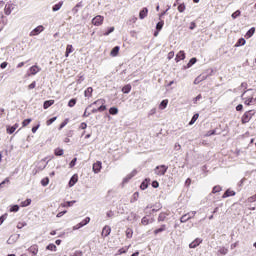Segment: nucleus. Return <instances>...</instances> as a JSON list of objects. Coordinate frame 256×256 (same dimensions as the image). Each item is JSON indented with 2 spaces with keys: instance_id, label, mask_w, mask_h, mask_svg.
Here are the masks:
<instances>
[{
  "instance_id": "7",
  "label": "nucleus",
  "mask_w": 256,
  "mask_h": 256,
  "mask_svg": "<svg viewBox=\"0 0 256 256\" xmlns=\"http://www.w3.org/2000/svg\"><path fill=\"white\" fill-rule=\"evenodd\" d=\"M203 243V240L200 238H196L192 243L189 244L190 249H195L199 247Z\"/></svg>"
},
{
  "instance_id": "60",
  "label": "nucleus",
  "mask_w": 256,
  "mask_h": 256,
  "mask_svg": "<svg viewBox=\"0 0 256 256\" xmlns=\"http://www.w3.org/2000/svg\"><path fill=\"white\" fill-rule=\"evenodd\" d=\"M70 256H83V252L81 251H76L74 254L70 255Z\"/></svg>"
},
{
  "instance_id": "58",
  "label": "nucleus",
  "mask_w": 256,
  "mask_h": 256,
  "mask_svg": "<svg viewBox=\"0 0 256 256\" xmlns=\"http://www.w3.org/2000/svg\"><path fill=\"white\" fill-rule=\"evenodd\" d=\"M77 163V158H74L71 162H70V164H69V166L70 167H75V164Z\"/></svg>"
},
{
  "instance_id": "61",
  "label": "nucleus",
  "mask_w": 256,
  "mask_h": 256,
  "mask_svg": "<svg viewBox=\"0 0 256 256\" xmlns=\"http://www.w3.org/2000/svg\"><path fill=\"white\" fill-rule=\"evenodd\" d=\"M152 187H154V189H157V187H159V182L153 181L152 182Z\"/></svg>"
},
{
  "instance_id": "46",
  "label": "nucleus",
  "mask_w": 256,
  "mask_h": 256,
  "mask_svg": "<svg viewBox=\"0 0 256 256\" xmlns=\"http://www.w3.org/2000/svg\"><path fill=\"white\" fill-rule=\"evenodd\" d=\"M221 191V186H214L212 193H219Z\"/></svg>"
},
{
  "instance_id": "3",
  "label": "nucleus",
  "mask_w": 256,
  "mask_h": 256,
  "mask_svg": "<svg viewBox=\"0 0 256 256\" xmlns=\"http://www.w3.org/2000/svg\"><path fill=\"white\" fill-rule=\"evenodd\" d=\"M105 18L101 15H98L92 19V24H94L96 27H99L100 25H103V20Z\"/></svg>"
},
{
  "instance_id": "35",
  "label": "nucleus",
  "mask_w": 256,
  "mask_h": 256,
  "mask_svg": "<svg viewBox=\"0 0 256 256\" xmlns=\"http://www.w3.org/2000/svg\"><path fill=\"white\" fill-rule=\"evenodd\" d=\"M90 221H91V218L86 217L82 222L78 223V225H88Z\"/></svg>"
},
{
  "instance_id": "8",
  "label": "nucleus",
  "mask_w": 256,
  "mask_h": 256,
  "mask_svg": "<svg viewBox=\"0 0 256 256\" xmlns=\"http://www.w3.org/2000/svg\"><path fill=\"white\" fill-rule=\"evenodd\" d=\"M110 234H111V227L104 226V228L102 229V237H109Z\"/></svg>"
},
{
  "instance_id": "26",
  "label": "nucleus",
  "mask_w": 256,
  "mask_h": 256,
  "mask_svg": "<svg viewBox=\"0 0 256 256\" xmlns=\"http://www.w3.org/2000/svg\"><path fill=\"white\" fill-rule=\"evenodd\" d=\"M163 25H165V22L163 20H161L160 22H158L156 24V31H161V29H163Z\"/></svg>"
},
{
  "instance_id": "14",
  "label": "nucleus",
  "mask_w": 256,
  "mask_h": 256,
  "mask_svg": "<svg viewBox=\"0 0 256 256\" xmlns=\"http://www.w3.org/2000/svg\"><path fill=\"white\" fill-rule=\"evenodd\" d=\"M107 109V106L106 105H101L100 107L98 108H94L92 110V113H103V111H105Z\"/></svg>"
},
{
  "instance_id": "33",
  "label": "nucleus",
  "mask_w": 256,
  "mask_h": 256,
  "mask_svg": "<svg viewBox=\"0 0 256 256\" xmlns=\"http://www.w3.org/2000/svg\"><path fill=\"white\" fill-rule=\"evenodd\" d=\"M41 185H42L43 187H47V185H49V178L46 177V178L42 179V180H41Z\"/></svg>"
},
{
  "instance_id": "16",
  "label": "nucleus",
  "mask_w": 256,
  "mask_h": 256,
  "mask_svg": "<svg viewBox=\"0 0 256 256\" xmlns=\"http://www.w3.org/2000/svg\"><path fill=\"white\" fill-rule=\"evenodd\" d=\"M147 13H149V10L147 8H143L139 13L140 19H145V17H147Z\"/></svg>"
},
{
  "instance_id": "53",
  "label": "nucleus",
  "mask_w": 256,
  "mask_h": 256,
  "mask_svg": "<svg viewBox=\"0 0 256 256\" xmlns=\"http://www.w3.org/2000/svg\"><path fill=\"white\" fill-rule=\"evenodd\" d=\"M5 219H7V214H4L0 217V225H3V223L5 222Z\"/></svg>"
},
{
  "instance_id": "51",
  "label": "nucleus",
  "mask_w": 256,
  "mask_h": 256,
  "mask_svg": "<svg viewBox=\"0 0 256 256\" xmlns=\"http://www.w3.org/2000/svg\"><path fill=\"white\" fill-rule=\"evenodd\" d=\"M137 199H139V192H135L133 194V200H131V203H133V201H137Z\"/></svg>"
},
{
  "instance_id": "64",
  "label": "nucleus",
  "mask_w": 256,
  "mask_h": 256,
  "mask_svg": "<svg viewBox=\"0 0 256 256\" xmlns=\"http://www.w3.org/2000/svg\"><path fill=\"white\" fill-rule=\"evenodd\" d=\"M236 111H243V106L241 104H239L237 107H236Z\"/></svg>"
},
{
  "instance_id": "42",
  "label": "nucleus",
  "mask_w": 256,
  "mask_h": 256,
  "mask_svg": "<svg viewBox=\"0 0 256 256\" xmlns=\"http://www.w3.org/2000/svg\"><path fill=\"white\" fill-rule=\"evenodd\" d=\"M29 205H31V199H26L22 202V207H29Z\"/></svg>"
},
{
  "instance_id": "62",
  "label": "nucleus",
  "mask_w": 256,
  "mask_h": 256,
  "mask_svg": "<svg viewBox=\"0 0 256 256\" xmlns=\"http://www.w3.org/2000/svg\"><path fill=\"white\" fill-rule=\"evenodd\" d=\"M155 113H157V109H151L150 112L148 113L149 116L151 115H155Z\"/></svg>"
},
{
  "instance_id": "59",
  "label": "nucleus",
  "mask_w": 256,
  "mask_h": 256,
  "mask_svg": "<svg viewBox=\"0 0 256 256\" xmlns=\"http://www.w3.org/2000/svg\"><path fill=\"white\" fill-rule=\"evenodd\" d=\"M173 57H175V52L171 51L168 53V59L171 60L173 59Z\"/></svg>"
},
{
  "instance_id": "23",
  "label": "nucleus",
  "mask_w": 256,
  "mask_h": 256,
  "mask_svg": "<svg viewBox=\"0 0 256 256\" xmlns=\"http://www.w3.org/2000/svg\"><path fill=\"white\" fill-rule=\"evenodd\" d=\"M93 105H100V107H101V105H105V100L99 99V100L95 101L94 103L90 104L89 107H93Z\"/></svg>"
},
{
  "instance_id": "11",
  "label": "nucleus",
  "mask_w": 256,
  "mask_h": 256,
  "mask_svg": "<svg viewBox=\"0 0 256 256\" xmlns=\"http://www.w3.org/2000/svg\"><path fill=\"white\" fill-rule=\"evenodd\" d=\"M101 162L97 161L96 163L93 164V171L94 173H99L101 171Z\"/></svg>"
},
{
  "instance_id": "6",
  "label": "nucleus",
  "mask_w": 256,
  "mask_h": 256,
  "mask_svg": "<svg viewBox=\"0 0 256 256\" xmlns=\"http://www.w3.org/2000/svg\"><path fill=\"white\" fill-rule=\"evenodd\" d=\"M45 27L43 25L37 26L34 30L30 32V37H35V35H39V33H43Z\"/></svg>"
},
{
  "instance_id": "39",
  "label": "nucleus",
  "mask_w": 256,
  "mask_h": 256,
  "mask_svg": "<svg viewBox=\"0 0 256 256\" xmlns=\"http://www.w3.org/2000/svg\"><path fill=\"white\" fill-rule=\"evenodd\" d=\"M55 121H57V117L50 118L49 120H47L46 125H53Z\"/></svg>"
},
{
  "instance_id": "27",
  "label": "nucleus",
  "mask_w": 256,
  "mask_h": 256,
  "mask_svg": "<svg viewBox=\"0 0 256 256\" xmlns=\"http://www.w3.org/2000/svg\"><path fill=\"white\" fill-rule=\"evenodd\" d=\"M109 113L110 115H117V113H119V109H117V107H112L109 109Z\"/></svg>"
},
{
  "instance_id": "17",
  "label": "nucleus",
  "mask_w": 256,
  "mask_h": 256,
  "mask_svg": "<svg viewBox=\"0 0 256 256\" xmlns=\"http://www.w3.org/2000/svg\"><path fill=\"white\" fill-rule=\"evenodd\" d=\"M93 95V88L92 87H88L85 91H84V97H92Z\"/></svg>"
},
{
  "instance_id": "34",
  "label": "nucleus",
  "mask_w": 256,
  "mask_h": 256,
  "mask_svg": "<svg viewBox=\"0 0 256 256\" xmlns=\"http://www.w3.org/2000/svg\"><path fill=\"white\" fill-rule=\"evenodd\" d=\"M67 123H69V118H66L59 126V131H61V129H63V127H65L67 125Z\"/></svg>"
},
{
  "instance_id": "48",
  "label": "nucleus",
  "mask_w": 256,
  "mask_h": 256,
  "mask_svg": "<svg viewBox=\"0 0 256 256\" xmlns=\"http://www.w3.org/2000/svg\"><path fill=\"white\" fill-rule=\"evenodd\" d=\"M113 31H115V27H110V28L108 29V31L104 33V35H105V36L111 35V33H113Z\"/></svg>"
},
{
  "instance_id": "55",
  "label": "nucleus",
  "mask_w": 256,
  "mask_h": 256,
  "mask_svg": "<svg viewBox=\"0 0 256 256\" xmlns=\"http://www.w3.org/2000/svg\"><path fill=\"white\" fill-rule=\"evenodd\" d=\"M164 230H165V227H161V228H159V229H156V230L154 231V233H155V235H158V233H163Z\"/></svg>"
},
{
  "instance_id": "36",
  "label": "nucleus",
  "mask_w": 256,
  "mask_h": 256,
  "mask_svg": "<svg viewBox=\"0 0 256 256\" xmlns=\"http://www.w3.org/2000/svg\"><path fill=\"white\" fill-rule=\"evenodd\" d=\"M75 183H77V177L73 176L70 181H69V185L70 187H73V185H75Z\"/></svg>"
},
{
  "instance_id": "28",
  "label": "nucleus",
  "mask_w": 256,
  "mask_h": 256,
  "mask_svg": "<svg viewBox=\"0 0 256 256\" xmlns=\"http://www.w3.org/2000/svg\"><path fill=\"white\" fill-rule=\"evenodd\" d=\"M55 155L57 157H61L63 155V149L61 148H56L55 151H54Z\"/></svg>"
},
{
  "instance_id": "47",
  "label": "nucleus",
  "mask_w": 256,
  "mask_h": 256,
  "mask_svg": "<svg viewBox=\"0 0 256 256\" xmlns=\"http://www.w3.org/2000/svg\"><path fill=\"white\" fill-rule=\"evenodd\" d=\"M178 11H179V13H183L185 11V4H180L178 6Z\"/></svg>"
},
{
  "instance_id": "63",
  "label": "nucleus",
  "mask_w": 256,
  "mask_h": 256,
  "mask_svg": "<svg viewBox=\"0 0 256 256\" xmlns=\"http://www.w3.org/2000/svg\"><path fill=\"white\" fill-rule=\"evenodd\" d=\"M200 99H201V94H199L198 96H196L193 101H194V103L196 104L197 101H200Z\"/></svg>"
},
{
  "instance_id": "40",
  "label": "nucleus",
  "mask_w": 256,
  "mask_h": 256,
  "mask_svg": "<svg viewBox=\"0 0 256 256\" xmlns=\"http://www.w3.org/2000/svg\"><path fill=\"white\" fill-rule=\"evenodd\" d=\"M10 211L12 213H17V211H19V205H14L10 207Z\"/></svg>"
},
{
  "instance_id": "30",
  "label": "nucleus",
  "mask_w": 256,
  "mask_h": 256,
  "mask_svg": "<svg viewBox=\"0 0 256 256\" xmlns=\"http://www.w3.org/2000/svg\"><path fill=\"white\" fill-rule=\"evenodd\" d=\"M254 34H255V28H251V29L246 33V37H248V38L253 37Z\"/></svg>"
},
{
  "instance_id": "5",
  "label": "nucleus",
  "mask_w": 256,
  "mask_h": 256,
  "mask_svg": "<svg viewBox=\"0 0 256 256\" xmlns=\"http://www.w3.org/2000/svg\"><path fill=\"white\" fill-rule=\"evenodd\" d=\"M195 211L189 212L180 218L181 223H187L191 217H195Z\"/></svg>"
},
{
  "instance_id": "10",
  "label": "nucleus",
  "mask_w": 256,
  "mask_h": 256,
  "mask_svg": "<svg viewBox=\"0 0 256 256\" xmlns=\"http://www.w3.org/2000/svg\"><path fill=\"white\" fill-rule=\"evenodd\" d=\"M246 105H255L256 99L253 97L243 98Z\"/></svg>"
},
{
  "instance_id": "45",
  "label": "nucleus",
  "mask_w": 256,
  "mask_h": 256,
  "mask_svg": "<svg viewBox=\"0 0 256 256\" xmlns=\"http://www.w3.org/2000/svg\"><path fill=\"white\" fill-rule=\"evenodd\" d=\"M196 63H197V58H192L188 63V67H191V66L195 65Z\"/></svg>"
},
{
  "instance_id": "20",
  "label": "nucleus",
  "mask_w": 256,
  "mask_h": 256,
  "mask_svg": "<svg viewBox=\"0 0 256 256\" xmlns=\"http://www.w3.org/2000/svg\"><path fill=\"white\" fill-rule=\"evenodd\" d=\"M61 7H63V1H60V2H58L57 4H55V5L52 7V11H54V12L59 11V9H61Z\"/></svg>"
},
{
  "instance_id": "32",
  "label": "nucleus",
  "mask_w": 256,
  "mask_h": 256,
  "mask_svg": "<svg viewBox=\"0 0 256 256\" xmlns=\"http://www.w3.org/2000/svg\"><path fill=\"white\" fill-rule=\"evenodd\" d=\"M245 43H247V41H245L244 38H240L236 43V47H241V45H245Z\"/></svg>"
},
{
  "instance_id": "38",
  "label": "nucleus",
  "mask_w": 256,
  "mask_h": 256,
  "mask_svg": "<svg viewBox=\"0 0 256 256\" xmlns=\"http://www.w3.org/2000/svg\"><path fill=\"white\" fill-rule=\"evenodd\" d=\"M228 249L227 248H220L219 250H218V252L220 253V255H227V253H228Z\"/></svg>"
},
{
  "instance_id": "4",
  "label": "nucleus",
  "mask_w": 256,
  "mask_h": 256,
  "mask_svg": "<svg viewBox=\"0 0 256 256\" xmlns=\"http://www.w3.org/2000/svg\"><path fill=\"white\" fill-rule=\"evenodd\" d=\"M13 9H15V4L8 2L4 8L5 15H11V12L13 11Z\"/></svg>"
},
{
  "instance_id": "21",
  "label": "nucleus",
  "mask_w": 256,
  "mask_h": 256,
  "mask_svg": "<svg viewBox=\"0 0 256 256\" xmlns=\"http://www.w3.org/2000/svg\"><path fill=\"white\" fill-rule=\"evenodd\" d=\"M55 103V100H47L44 102V109H49V107H51V105H53Z\"/></svg>"
},
{
  "instance_id": "50",
  "label": "nucleus",
  "mask_w": 256,
  "mask_h": 256,
  "mask_svg": "<svg viewBox=\"0 0 256 256\" xmlns=\"http://www.w3.org/2000/svg\"><path fill=\"white\" fill-rule=\"evenodd\" d=\"M239 15H241V11L237 10L236 12H234V13L232 14V18H233V19H237V17H239Z\"/></svg>"
},
{
  "instance_id": "13",
  "label": "nucleus",
  "mask_w": 256,
  "mask_h": 256,
  "mask_svg": "<svg viewBox=\"0 0 256 256\" xmlns=\"http://www.w3.org/2000/svg\"><path fill=\"white\" fill-rule=\"evenodd\" d=\"M19 127V124H14L12 127H8L7 128V133H9V135H13V133H15V131H17V128Z\"/></svg>"
},
{
  "instance_id": "19",
  "label": "nucleus",
  "mask_w": 256,
  "mask_h": 256,
  "mask_svg": "<svg viewBox=\"0 0 256 256\" xmlns=\"http://www.w3.org/2000/svg\"><path fill=\"white\" fill-rule=\"evenodd\" d=\"M119 49V46L114 47L110 52L111 57H117L119 55Z\"/></svg>"
},
{
  "instance_id": "24",
  "label": "nucleus",
  "mask_w": 256,
  "mask_h": 256,
  "mask_svg": "<svg viewBox=\"0 0 256 256\" xmlns=\"http://www.w3.org/2000/svg\"><path fill=\"white\" fill-rule=\"evenodd\" d=\"M131 92V85L127 84L122 88V93H130Z\"/></svg>"
},
{
  "instance_id": "22",
  "label": "nucleus",
  "mask_w": 256,
  "mask_h": 256,
  "mask_svg": "<svg viewBox=\"0 0 256 256\" xmlns=\"http://www.w3.org/2000/svg\"><path fill=\"white\" fill-rule=\"evenodd\" d=\"M29 251L31 254L36 255L39 251V248L37 247V245H33L29 248Z\"/></svg>"
},
{
  "instance_id": "25",
  "label": "nucleus",
  "mask_w": 256,
  "mask_h": 256,
  "mask_svg": "<svg viewBox=\"0 0 256 256\" xmlns=\"http://www.w3.org/2000/svg\"><path fill=\"white\" fill-rule=\"evenodd\" d=\"M169 103V100H163L160 105H159V109L163 110L167 108V104Z\"/></svg>"
},
{
  "instance_id": "1",
  "label": "nucleus",
  "mask_w": 256,
  "mask_h": 256,
  "mask_svg": "<svg viewBox=\"0 0 256 256\" xmlns=\"http://www.w3.org/2000/svg\"><path fill=\"white\" fill-rule=\"evenodd\" d=\"M253 115H255V112H253V110L247 111L244 113V115L242 116V123H249V121H251Z\"/></svg>"
},
{
  "instance_id": "43",
  "label": "nucleus",
  "mask_w": 256,
  "mask_h": 256,
  "mask_svg": "<svg viewBox=\"0 0 256 256\" xmlns=\"http://www.w3.org/2000/svg\"><path fill=\"white\" fill-rule=\"evenodd\" d=\"M31 118H28V119H25L23 122H22V127H27V125H29V123H31Z\"/></svg>"
},
{
  "instance_id": "37",
  "label": "nucleus",
  "mask_w": 256,
  "mask_h": 256,
  "mask_svg": "<svg viewBox=\"0 0 256 256\" xmlns=\"http://www.w3.org/2000/svg\"><path fill=\"white\" fill-rule=\"evenodd\" d=\"M76 104H77V99H71L68 102V107H75Z\"/></svg>"
},
{
  "instance_id": "49",
  "label": "nucleus",
  "mask_w": 256,
  "mask_h": 256,
  "mask_svg": "<svg viewBox=\"0 0 256 256\" xmlns=\"http://www.w3.org/2000/svg\"><path fill=\"white\" fill-rule=\"evenodd\" d=\"M217 131L216 130H210L206 133V137H211V135H216Z\"/></svg>"
},
{
  "instance_id": "44",
  "label": "nucleus",
  "mask_w": 256,
  "mask_h": 256,
  "mask_svg": "<svg viewBox=\"0 0 256 256\" xmlns=\"http://www.w3.org/2000/svg\"><path fill=\"white\" fill-rule=\"evenodd\" d=\"M126 237H128V239H131V237H133V230L131 229L126 230Z\"/></svg>"
},
{
  "instance_id": "2",
  "label": "nucleus",
  "mask_w": 256,
  "mask_h": 256,
  "mask_svg": "<svg viewBox=\"0 0 256 256\" xmlns=\"http://www.w3.org/2000/svg\"><path fill=\"white\" fill-rule=\"evenodd\" d=\"M167 169H169V167L165 165L157 166L155 168V173L156 175H165V173H167Z\"/></svg>"
},
{
  "instance_id": "31",
  "label": "nucleus",
  "mask_w": 256,
  "mask_h": 256,
  "mask_svg": "<svg viewBox=\"0 0 256 256\" xmlns=\"http://www.w3.org/2000/svg\"><path fill=\"white\" fill-rule=\"evenodd\" d=\"M76 202H75V200H73V201H68V202H66V203H64V204H61V207H71L73 204H75Z\"/></svg>"
},
{
  "instance_id": "12",
  "label": "nucleus",
  "mask_w": 256,
  "mask_h": 256,
  "mask_svg": "<svg viewBox=\"0 0 256 256\" xmlns=\"http://www.w3.org/2000/svg\"><path fill=\"white\" fill-rule=\"evenodd\" d=\"M39 71H41V68H39L37 65H34L30 68V75H37Z\"/></svg>"
},
{
  "instance_id": "54",
  "label": "nucleus",
  "mask_w": 256,
  "mask_h": 256,
  "mask_svg": "<svg viewBox=\"0 0 256 256\" xmlns=\"http://www.w3.org/2000/svg\"><path fill=\"white\" fill-rule=\"evenodd\" d=\"M5 219H7V214H4L0 217V225H3V223L5 222Z\"/></svg>"
},
{
  "instance_id": "9",
  "label": "nucleus",
  "mask_w": 256,
  "mask_h": 256,
  "mask_svg": "<svg viewBox=\"0 0 256 256\" xmlns=\"http://www.w3.org/2000/svg\"><path fill=\"white\" fill-rule=\"evenodd\" d=\"M227 197H235V191L233 190H226L225 193L223 194L222 198L227 199Z\"/></svg>"
},
{
  "instance_id": "56",
  "label": "nucleus",
  "mask_w": 256,
  "mask_h": 256,
  "mask_svg": "<svg viewBox=\"0 0 256 256\" xmlns=\"http://www.w3.org/2000/svg\"><path fill=\"white\" fill-rule=\"evenodd\" d=\"M148 185H147V182H142L141 185H140V189H142L144 191V189H147Z\"/></svg>"
},
{
  "instance_id": "41",
  "label": "nucleus",
  "mask_w": 256,
  "mask_h": 256,
  "mask_svg": "<svg viewBox=\"0 0 256 256\" xmlns=\"http://www.w3.org/2000/svg\"><path fill=\"white\" fill-rule=\"evenodd\" d=\"M46 249L48 251H55V249H57V246H55V244H49Z\"/></svg>"
},
{
  "instance_id": "29",
  "label": "nucleus",
  "mask_w": 256,
  "mask_h": 256,
  "mask_svg": "<svg viewBox=\"0 0 256 256\" xmlns=\"http://www.w3.org/2000/svg\"><path fill=\"white\" fill-rule=\"evenodd\" d=\"M199 119V114H194L191 121L189 122V125L195 124V121Z\"/></svg>"
},
{
  "instance_id": "52",
  "label": "nucleus",
  "mask_w": 256,
  "mask_h": 256,
  "mask_svg": "<svg viewBox=\"0 0 256 256\" xmlns=\"http://www.w3.org/2000/svg\"><path fill=\"white\" fill-rule=\"evenodd\" d=\"M66 51L68 53H73V45L68 44L67 47H66Z\"/></svg>"
},
{
  "instance_id": "57",
  "label": "nucleus",
  "mask_w": 256,
  "mask_h": 256,
  "mask_svg": "<svg viewBox=\"0 0 256 256\" xmlns=\"http://www.w3.org/2000/svg\"><path fill=\"white\" fill-rule=\"evenodd\" d=\"M36 86H37V82L33 81V82L28 86V89H35Z\"/></svg>"
},
{
  "instance_id": "15",
  "label": "nucleus",
  "mask_w": 256,
  "mask_h": 256,
  "mask_svg": "<svg viewBox=\"0 0 256 256\" xmlns=\"http://www.w3.org/2000/svg\"><path fill=\"white\" fill-rule=\"evenodd\" d=\"M137 175V170H133L126 178H124L123 183H127L130 179H133Z\"/></svg>"
},
{
  "instance_id": "18",
  "label": "nucleus",
  "mask_w": 256,
  "mask_h": 256,
  "mask_svg": "<svg viewBox=\"0 0 256 256\" xmlns=\"http://www.w3.org/2000/svg\"><path fill=\"white\" fill-rule=\"evenodd\" d=\"M185 59V52L184 51H180L177 55H176V61L177 63H179V61Z\"/></svg>"
}]
</instances>
